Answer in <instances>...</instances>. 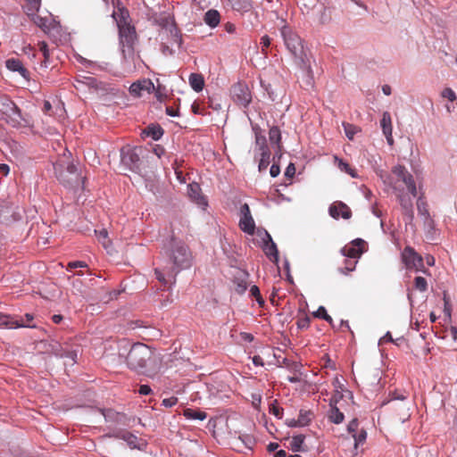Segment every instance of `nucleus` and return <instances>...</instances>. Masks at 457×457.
Instances as JSON below:
<instances>
[{
    "label": "nucleus",
    "mask_w": 457,
    "mask_h": 457,
    "mask_svg": "<svg viewBox=\"0 0 457 457\" xmlns=\"http://www.w3.org/2000/svg\"><path fill=\"white\" fill-rule=\"evenodd\" d=\"M280 35L287 51L294 58L295 64L306 73V84L312 86L313 83L312 54L309 49L304 46L303 40L294 29L288 25H284L280 29Z\"/></svg>",
    "instance_id": "f257e3e1"
},
{
    "label": "nucleus",
    "mask_w": 457,
    "mask_h": 457,
    "mask_svg": "<svg viewBox=\"0 0 457 457\" xmlns=\"http://www.w3.org/2000/svg\"><path fill=\"white\" fill-rule=\"evenodd\" d=\"M127 363L132 370L148 377L155 376L162 368V360L145 344H135L127 355Z\"/></svg>",
    "instance_id": "f03ea898"
},
{
    "label": "nucleus",
    "mask_w": 457,
    "mask_h": 457,
    "mask_svg": "<svg viewBox=\"0 0 457 457\" xmlns=\"http://www.w3.org/2000/svg\"><path fill=\"white\" fill-rule=\"evenodd\" d=\"M119 29L120 46L122 54V67L126 72L132 73L137 70L136 61H140L135 54L137 35L134 26L122 25Z\"/></svg>",
    "instance_id": "7ed1b4c3"
},
{
    "label": "nucleus",
    "mask_w": 457,
    "mask_h": 457,
    "mask_svg": "<svg viewBox=\"0 0 457 457\" xmlns=\"http://www.w3.org/2000/svg\"><path fill=\"white\" fill-rule=\"evenodd\" d=\"M408 393L404 390H394L389 392L388 400L382 405H387L392 419L400 423L407 421L411 418V403L407 401Z\"/></svg>",
    "instance_id": "20e7f679"
},
{
    "label": "nucleus",
    "mask_w": 457,
    "mask_h": 457,
    "mask_svg": "<svg viewBox=\"0 0 457 457\" xmlns=\"http://www.w3.org/2000/svg\"><path fill=\"white\" fill-rule=\"evenodd\" d=\"M384 182L390 186L394 192L403 191L404 188L413 196H417V187L412 175L404 166L397 165L392 169V174Z\"/></svg>",
    "instance_id": "39448f33"
},
{
    "label": "nucleus",
    "mask_w": 457,
    "mask_h": 457,
    "mask_svg": "<svg viewBox=\"0 0 457 457\" xmlns=\"http://www.w3.org/2000/svg\"><path fill=\"white\" fill-rule=\"evenodd\" d=\"M154 23L165 29L172 41L179 46L182 45V33L179 29L173 12L165 11L153 16Z\"/></svg>",
    "instance_id": "423d86ee"
},
{
    "label": "nucleus",
    "mask_w": 457,
    "mask_h": 457,
    "mask_svg": "<svg viewBox=\"0 0 457 457\" xmlns=\"http://www.w3.org/2000/svg\"><path fill=\"white\" fill-rule=\"evenodd\" d=\"M54 169L57 179L65 186L72 187L83 179L79 175L77 167L67 159L57 161Z\"/></svg>",
    "instance_id": "0eeeda50"
},
{
    "label": "nucleus",
    "mask_w": 457,
    "mask_h": 457,
    "mask_svg": "<svg viewBox=\"0 0 457 457\" xmlns=\"http://www.w3.org/2000/svg\"><path fill=\"white\" fill-rule=\"evenodd\" d=\"M170 258L178 271L180 269H187L191 265V253L185 244H175Z\"/></svg>",
    "instance_id": "6e6552de"
},
{
    "label": "nucleus",
    "mask_w": 457,
    "mask_h": 457,
    "mask_svg": "<svg viewBox=\"0 0 457 457\" xmlns=\"http://www.w3.org/2000/svg\"><path fill=\"white\" fill-rule=\"evenodd\" d=\"M141 147L124 146L120 151V158L123 165L132 171H137L140 167Z\"/></svg>",
    "instance_id": "1a4fd4ad"
},
{
    "label": "nucleus",
    "mask_w": 457,
    "mask_h": 457,
    "mask_svg": "<svg viewBox=\"0 0 457 457\" xmlns=\"http://www.w3.org/2000/svg\"><path fill=\"white\" fill-rule=\"evenodd\" d=\"M402 261L404 263L406 269L415 270L416 271H423L427 273V270L424 269L423 258L412 247L406 246L402 253Z\"/></svg>",
    "instance_id": "9d476101"
},
{
    "label": "nucleus",
    "mask_w": 457,
    "mask_h": 457,
    "mask_svg": "<svg viewBox=\"0 0 457 457\" xmlns=\"http://www.w3.org/2000/svg\"><path fill=\"white\" fill-rule=\"evenodd\" d=\"M129 94L134 97H140L144 91L147 92L148 94L152 93L153 91H155L156 97L158 99H160L161 96L160 87H158L157 88H155L152 80L148 79H144L133 82L129 87Z\"/></svg>",
    "instance_id": "9b49d317"
},
{
    "label": "nucleus",
    "mask_w": 457,
    "mask_h": 457,
    "mask_svg": "<svg viewBox=\"0 0 457 457\" xmlns=\"http://www.w3.org/2000/svg\"><path fill=\"white\" fill-rule=\"evenodd\" d=\"M110 436L121 439L127 443L129 448L142 450L145 447V441L127 430H117Z\"/></svg>",
    "instance_id": "f8f14e48"
},
{
    "label": "nucleus",
    "mask_w": 457,
    "mask_h": 457,
    "mask_svg": "<svg viewBox=\"0 0 457 457\" xmlns=\"http://www.w3.org/2000/svg\"><path fill=\"white\" fill-rule=\"evenodd\" d=\"M395 194L396 195V197L398 199V202L402 208V212L408 220V222L412 221L414 217V212H413V202H412V195L409 193L406 194L403 191H395Z\"/></svg>",
    "instance_id": "ddd939ff"
},
{
    "label": "nucleus",
    "mask_w": 457,
    "mask_h": 457,
    "mask_svg": "<svg viewBox=\"0 0 457 457\" xmlns=\"http://www.w3.org/2000/svg\"><path fill=\"white\" fill-rule=\"evenodd\" d=\"M366 242L361 238H356L350 244L345 245L342 249L341 253L344 256L351 259H358L364 253Z\"/></svg>",
    "instance_id": "4468645a"
},
{
    "label": "nucleus",
    "mask_w": 457,
    "mask_h": 457,
    "mask_svg": "<svg viewBox=\"0 0 457 457\" xmlns=\"http://www.w3.org/2000/svg\"><path fill=\"white\" fill-rule=\"evenodd\" d=\"M231 93L235 102L243 106L248 105L252 100L251 92L245 84H235L231 88Z\"/></svg>",
    "instance_id": "2eb2a0df"
},
{
    "label": "nucleus",
    "mask_w": 457,
    "mask_h": 457,
    "mask_svg": "<svg viewBox=\"0 0 457 457\" xmlns=\"http://www.w3.org/2000/svg\"><path fill=\"white\" fill-rule=\"evenodd\" d=\"M115 10L113 11L112 16L117 23L118 28L122 25H130L129 23V12L127 8H125L120 0L116 1L114 4Z\"/></svg>",
    "instance_id": "dca6fc26"
},
{
    "label": "nucleus",
    "mask_w": 457,
    "mask_h": 457,
    "mask_svg": "<svg viewBox=\"0 0 457 457\" xmlns=\"http://www.w3.org/2000/svg\"><path fill=\"white\" fill-rule=\"evenodd\" d=\"M329 214L337 220L340 217L348 220L352 216V211L345 203L337 201L330 205Z\"/></svg>",
    "instance_id": "f3484780"
},
{
    "label": "nucleus",
    "mask_w": 457,
    "mask_h": 457,
    "mask_svg": "<svg viewBox=\"0 0 457 457\" xmlns=\"http://www.w3.org/2000/svg\"><path fill=\"white\" fill-rule=\"evenodd\" d=\"M187 194L189 198L195 202L197 205L205 207L207 205V201L205 197L202 195V189L197 183H191L187 186Z\"/></svg>",
    "instance_id": "a211bd4d"
},
{
    "label": "nucleus",
    "mask_w": 457,
    "mask_h": 457,
    "mask_svg": "<svg viewBox=\"0 0 457 457\" xmlns=\"http://www.w3.org/2000/svg\"><path fill=\"white\" fill-rule=\"evenodd\" d=\"M102 413L108 422H114L118 425H129V419L123 413L117 412L112 409L103 410Z\"/></svg>",
    "instance_id": "6ab92c4d"
},
{
    "label": "nucleus",
    "mask_w": 457,
    "mask_h": 457,
    "mask_svg": "<svg viewBox=\"0 0 457 457\" xmlns=\"http://www.w3.org/2000/svg\"><path fill=\"white\" fill-rule=\"evenodd\" d=\"M6 121L13 128L22 126V122L27 123V120L22 117L21 109L15 104V108L9 110L8 113H4Z\"/></svg>",
    "instance_id": "aec40b11"
},
{
    "label": "nucleus",
    "mask_w": 457,
    "mask_h": 457,
    "mask_svg": "<svg viewBox=\"0 0 457 457\" xmlns=\"http://www.w3.org/2000/svg\"><path fill=\"white\" fill-rule=\"evenodd\" d=\"M265 245L263 251L267 257L273 262H278V251L276 244L273 242L270 235L266 232V238L263 239Z\"/></svg>",
    "instance_id": "412c9836"
},
{
    "label": "nucleus",
    "mask_w": 457,
    "mask_h": 457,
    "mask_svg": "<svg viewBox=\"0 0 457 457\" xmlns=\"http://www.w3.org/2000/svg\"><path fill=\"white\" fill-rule=\"evenodd\" d=\"M380 125L382 128L383 134L386 137L387 143L389 145H393L394 139L392 136V120L391 115L388 112H385L382 115V119L380 120Z\"/></svg>",
    "instance_id": "4be33fe9"
},
{
    "label": "nucleus",
    "mask_w": 457,
    "mask_h": 457,
    "mask_svg": "<svg viewBox=\"0 0 457 457\" xmlns=\"http://www.w3.org/2000/svg\"><path fill=\"white\" fill-rule=\"evenodd\" d=\"M238 226L242 231L248 235H253L255 231V222L252 215L241 216Z\"/></svg>",
    "instance_id": "5701e85b"
},
{
    "label": "nucleus",
    "mask_w": 457,
    "mask_h": 457,
    "mask_svg": "<svg viewBox=\"0 0 457 457\" xmlns=\"http://www.w3.org/2000/svg\"><path fill=\"white\" fill-rule=\"evenodd\" d=\"M154 273L156 275V278L163 285L168 286L169 284L175 283V278L178 273V270H175V269H172L170 271L167 272L165 275L162 271H161L159 269L154 270Z\"/></svg>",
    "instance_id": "b1692460"
},
{
    "label": "nucleus",
    "mask_w": 457,
    "mask_h": 457,
    "mask_svg": "<svg viewBox=\"0 0 457 457\" xmlns=\"http://www.w3.org/2000/svg\"><path fill=\"white\" fill-rule=\"evenodd\" d=\"M5 66L12 71L19 72L24 78L29 73L28 70L23 66L22 62L19 59L10 58L6 60Z\"/></svg>",
    "instance_id": "393cba45"
},
{
    "label": "nucleus",
    "mask_w": 457,
    "mask_h": 457,
    "mask_svg": "<svg viewBox=\"0 0 457 457\" xmlns=\"http://www.w3.org/2000/svg\"><path fill=\"white\" fill-rule=\"evenodd\" d=\"M329 411L328 412V418L330 422L334 424H340L344 421L345 415L340 411V409L337 407V405H335L334 403L329 404Z\"/></svg>",
    "instance_id": "a878e982"
},
{
    "label": "nucleus",
    "mask_w": 457,
    "mask_h": 457,
    "mask_svg": "<svg viewBox=\"0 0 457 457\" xmlns=\"http://www.w3.org/2000/svg\"><path fill=\"white\" fill-rule=\"evenodd\" d=\"M204 21L211 28H215L220 21V14L217 10L211 9L204 13Z\"/></svg>",
    "instance_id": "bb28decb"
},
{
    "label": "nucleus",
    "mask_w": 457,
    "mask_h": 457,
    "mask_svg": "<svg viewBox=\"0 0 457 457\" xmlns=\"http://www.w3.org/2000/svg\"><path fill=\"white\" fill-rule=\"evenodd\" d=\"M189 84L195 92H200L204 87V79L202 74L191 73L189 76Z\"/></svg>",
    "instance_id": "cd10ccee"
},
{
    "label": "nucleus",
    "mask_w": 457,
    "mask_h": 457,
    "mask_svg": "<svg viewBox=\"0 0 457 457\" xmlns=\"http://www.w3.org/2000/svg\"><path fill=\"white\" fill-rule=\"evenodd\" d=\"M147 137H152L154 140H158L163 135V129L160 125H150L144 130Z\"/></svg>",
    "instance_id": "c85d7f7f"
},
{
    "label": "nucleus",
    "mask_w": 457,
    "mask_h": 457,
    "mask_svg": "<svg viewBox=\"0 0 457 457\" xmlns=\"http://www.w3.org/2000/svg\"><path fill=\"white\" fill-rule=\"evenodd\" d=\"M305 436L303 435H297L292 437L290 441V448L293 452L304 451L303 443Z\"/></svg>",
    "instance_id": "c756f323"
},
{
    "label": "nucleus",
    "mask_w": 457,
    "mask_h": 457,
    "mask_svg": "<svg viewBox=\"0 0 457 457\" xmlns=\"http://www.w3.org/2000/svg\"><path fill=\"white\" fill-rule=\"evenodd\" d=\"M314 418V414L310 410H301L298 416V424L302 427L308 426L312 419Z\"/></svg>",
    "instance_id": "7c9ffc66"
},
{
    "label": "nucleus",
    "mask_w": 457,
    "mask_h": 457,
    "mask_svg": "<svg viewBox=\"0 0 457 457\" xmlns=\"http://www.w3.org/2000/svg\"><path fill=\"white\" fill-rule=\"evenodd\" d=\"M184 416L188 420H204L206 418V413L198 410L187 408L184 410Z\"/></svg>",
    "instance_id": "2f4dec72"
},
{
    "label": "nucleus",
    "mask_w": 457,
    "mask_h": 457,
    "mask_svg": "<svg viewBox=\"0 0 457 457\" xmlns=\"http://www.w3.org/2000/svg\"><path fill=\"white\" fill-rule=\"evenodd\" d=\"M269 138L271 144L277 145L278 148L281 147V133L280 129L277 126H273L270 129Z\"/></svg>",
    "instance_id": "473e14b6"
},
{
    "label": "nucleus",
    "mask_w": 457,
    "mask_h": 457,
    "mask_svg": "<svg viewBox=\"0 0 457 457\" xmlns=\"http://www.w3.org/2000/svg\"><path fill=\"white\" fill-rule=\"evenodd\" d=\"M16 324H18L16 321V317L0 313V327L13 328H16Z\"/></svg>",
    "instance_id": "72a5a7b5"
},
{
    "label": "nucleus",
    "mask_w": 457,
    "mask_h": 457,
    "mask_svg": "<svg viewBox=\"0 0 457 457\" xmlns=\"http://www.w3.org/2000/svg\"><path fill=\"white\" fill-rule=\"evenodd\" d=\"M335 161L337 162V167L341 171L349 174L352 178L357 177L355 170L353 169L347 162H344L342 159H338L337 156H335Z\"/></svg>",
    "instance_id": "f704fd0d"
},
{
    "label": "nucleus",
    "mask_w": 457,
    "mask_h": 457,
    "mask_svg": "<svg viewBox=\"0 0 457 457\" xmlns=\"http://www.w3.org/2000/svg\"><path fill=\"white\" fill-rule=\"evenodd\" d=\"M417 209L420 215L423 216L425 220L428 219L429 212L428 204L422 196H420L417 200Z\"/></svg>",
    "instance_id": "c9c22d12"
},
{
    "label": "nucleus",
    "mask_w": 457,
    "mask_h": 457,
    "mask_svg": "<svg viewBox=\"0 0 457 457\" xmlns=\"http://www.w3.org/2000/svg\"><path fill=\"white\" fill-rule=\"evenodd\" d=\"M12 108H15V104L8 97L0 96V112L8 113Z\"/></svg>",
    "instance_id": "e433bc0d"
},
{
    "label": "nucleus",
    "mask_w": 457,
    "mask_h": 457,
    "mask_svg": "<svg viewBox=\"0 0 457 457\" xmlns=\"http://www.w3.org/2000/svg\"><path fill=\"white\" fill-rule=\"evenodd\" d=\"M270 149L261 152V158L259 161V170H265L270 164Z\"/></svg>",
    "instance_id": "4c0bfd02"
},
{
    "label": "nucleus",
    "mask_w": 457,
    "mask_h": 457,
    "mask_svg": "<svg viewBox=\"0 0 457 457\" xmlns=\"http://www.w3.org/2000/svg\"><path fill=\"white\" fill-rule=\"evenodd\" d=\"M96 236H97V238L99 240V242L103 245V246L105 248V249H108V247L110 246L111 245V242L108 238V232L106 229L103 228L99 231L97 230H95Z\"/></svg>",
    "instance_id": "58836bf2"
},
{
    "label": "nucleus",
    "mask_w": 457,
    "mask_h": 457,
    "mask_svg": "<svg viewBox=\"0 0 457 457\" xmlns=\"http://www.w3.org/2000/svg\"><path fill=\"white\" fill-rule=\"evenodd\" d=\"M33 320H34V317L30 313H26L24 316L20 317V318L16 317V321L18 323V324H16V328H21V327L32 328L33 326H31L30 323Z\"/></svg>",
    "instance_id": "ea45409f"
},
{
    "label": "nucleus",
    "mask_w": 457,
    "mask_h": 457,
    "mask_svg": "<svg viewBox=\"0 0 457 457\" xmlns=\"http://www.w3.org/2000/svg\"><path fill=\"white\" fill-rule=\"evenodd\" d=\"M353 438L354 440V447L358 448L360 445H363L367 438V432L364 429H361L355 434H353Z\"/></svg>",
    "instance_id": "a19ab883"
},
{
    "label": "nucleus",
    "mask_w": 457,
    "mask_h": 457,
    "mask_svg": "<svg viewBox=\"0 0 457 457\" xmlns=\"http://www.w3.org/2000/svg\"><path fill=\"white\" fill-rule=\"evenodd\" d=\"M414 287L420 292H425L428 289V283L425 278L418 276L414 278Z\"/></svg>",
    "instance_id": "79ce46f5"
},
{
    "label": "nucleus",
    "mask_w": 457,
    "mask_h": 457,
    "mask_svg": "<svg viewBox=\"0 0 457 457\" xmlns=\"http://www.w3.org/2000/svg\"><path fill=\"white\" fill-rule=\"evenodd\" d=\"M345 133L346 137L352 140L354 137V135L359 131L358 128L353 124L350 123H343Z\"/></svg>",
    "instance_id": "37998d69"
},
{
    "label": "nucleus",
    "mask_w": 457,
    "mask_h": 457,
    "mask_svg": "<svg viewBox=\"0 0 457 457\" xmlns=\"http://www.w3.org/2000/svg\"><path fill=\"white\" fill-rule=\"evenodd\" d=\"M313 315L329 322L330 324L333 321L332 318L327 313V310L323 306H320L319 309L313 313Z\"/></svg>",
    "instance_id": "c03bdc74"
},
{
    "label": "nucleus",
    "mask_w": 457,
    "mask_h": 457,
    "mask_svg": "<svg viewBox=\"0 0 457 457\" xmlns=\"http://www.w3.org/2000/svg\"><path fill=\"white\" fill-rule=\"evenodd\" d=\"M255 143L259 146L260 152L269 149L265 136L260 133L255 134Z\"/></svg>",
    "instance_id": "a18cd8bd"
},
{
    "label": "nucleus",
    "mask_w": 457,
    "mask_h": 457,
    "mask_svg": "<svg viewBox=\"0 0 457 457\" xmlns=\"http://www.w3.org/2000/svg\"><path fill=\"white\" fill-rule=\"evenodd\" d=\"M34 23L46 31L48 29V20L40 16L33 17Z\"/></svg>",
    "instance_id": "49530a36"
},
{
    "label": "nucleus",
    "mask_w": 457,
    "mask_h": 457,
    "mask_svg": "<svg viewBox=\"0 0 457 457\" xmlns=\"http://www.w3.org/2000/svg\"><path fill=\"white\" fill-rule=\"evenodd\" d=\"M250 293L256 299V301L258 302V303L260 305H263L264 304V300L262 299V297L261 295V293H260V289H259V287L257 286L253 285L250 288Z\"/></svg>",
    "instance_id": "de8ad7c7"
},
{
    "label": "nucleus",
    "mask_w": 457,
    "mask_h": 457,
    "mask_svg": "<svg viewBox=\"0 0 457 457\" xmlns=\"http://www.w3.org/2000/svg\"><path fill=\"white\" fill-rule=\"evenodd\" d=\"M270 412L272 413L278 419H282L283 409L276 404V402L270 405Z\"/></svg>",
    "instance_id": "09e8293b"
},
{
    "label": "nucleus",
    "mask_w": 457,
    "mask_h": 457,
    "mask_svg": "<svg viewBox=\"0 0 457 457\" xmlns=\"http://www.w3.org/2000/svg\"><path fill=\"white\" fill-rule=\"evenodd\" d=\"M38 47H39L40 52L43 54V56L45 59L44 62L46 63V62L49 58L48 46L45 41H41L38 43ZM45 65L46 66V64H45Z\"/></svg>",
    "instance_id": "8fccbe9b"
},
{
    "label": "nucleus",
    "mask_w": 457,
    "mask_h": 457,
    "mask_svg": "<svg viewBox=\"0 0 457 457\" xmlns=\"http://www.w3.org/2000/svg\"><path fill=\"white\" fill-rule=\"evenodd\" d=\"M356 263H357L356 260H354V261L345 260V268H341L340 271L344 274H347L348 272L353 271L355 269Z\"/></svg>",
    "instance_id": "3c124183"
},
{
    "label": "nucleus",
    "mask_w": 457,
    "mask_h": 457,
    "mask_svg": "<svg viewBox=\"0 0 457 457\" xmlns=\"http://www.w3.org/2000/svg\"><path fill=\"white\" fill-rule=\"evenodd\" d=\"M57 355H59L60 357H62V358H69L73 362L77 361L78 353H77V351H75V350H72V351H63V352H62L60 353H57Z\"/></svg>",
    "instance_id": "603ef678"
},
{
    "label": "nucleus",
    "mask_w": 457,
    "mask_h": 457,
    "mask_svg": "<svg viewBox=\"0 0 457 457\" xmlns=\"http://www.w3.org/2000/svg\"><path fill=\"white\" fill-rule=\"evenodd\" d=\"M358 426H359L358 420L357 419L352 420L347 426L348 433L351 434L352 436H353V434L357 433L359 431Z\"/></svg>",
    "instance_id": "864d4df0"
},
{
    "label": "nucleus",
    "mask_w": 457,
    "mask_h": 457,
    "mask_svg": "<svg viewBox=\"0 0 457 457\" xmlns=\"http://www.w3.org/2000/svg\"><path fill=\"white\" fill-rule=\"evenodd\" d=\"M237 283L236 291L238 294H244L247 288V282L245 279L236 280Z\"/></svg>",
    "instance_id": "5fc2aeb1"
},
{
    "label": "nucleus",
    "mask_w": 457,
    "mask_h": 457,
    "mask_svg": "<svg viewBox=\"0 0 457 457\" xmlns=\"http://www.w3.org/2000/svg\"><path fill=\"white\" fill-rule=\"evenodd\" d=\"M442 96L447 98L452 102H453L456 99L455 93L449 87H446L442 91Z\"/></svg>",
    "instance_id": "6e6d98bb"
},
{
    "label": "nucleus",
    "mask_w": 457,
    "mask_h": 457,
    "mask_svg": "<svg viewBox=\"0 0 457 457\" xmlns=\"http://www.w3.org/2000/svg\"><path fill=\"white\" fill-rule=\"evenodd\" d=\"M310 321H311V320L308 316L299 318L297 320V326L301 329L307 328L310 326Z\"/></svg>",
    "instance_id": "4d7b16f0"
},
{
    "label": "nucleus",
    "mask_w": 457,
    "mask_h": 457,
    "mask_svg": "<svg viewBox=\"0 0 457 457\" xmlns=\"http://www.w3.org/2000/svg\"><path fill=\"white\" fill-rule=\"evenodd\" d=\"M87 266V265L85 262L75 261V262H71L68 263L67 270H71L77 269V268H86Z\"/></svg>",
    "instance_id": "13d9d810"
},
{
    "label": "nucleus",
    "mask_w": 457,
    "mask_h": 457,
    "mask_svg": "<svg viewBox=\"0 0 457 457\" xmlns=\"http://www.w3.org/2000/svg\"><path fill=\"white\" fill-rule=\"evenodd\" d=\"M270 42H271V39L270 38L269 36L265 35V36L262 37L260 44L262 46V51L263 53H265L266 49L270 46Z\"/></svg>",
    "instance_id": "bf43d9fd"
},
{
    "label": "nucleus",
    "mask_w": 457,
    "mask_h": 457,
    "mask_svg": "<svg viewBox=\"0 0 457 457\" xmlns=\"http://www.w3.org/2000/svg\"><path fill=\"white\" fill-rule=\"evenodd\" d=\"M178 403V398L175 396L165 398L162 400V404L167 408L172 407Z\"/></svg>",
    "instance_id": "052dcab7"
},
{
    "label": "nucleus",
    "mask_w": 457,
    "mask_h": 457,
    "mask_svg": "<svg viewBox=\"0 0 457 457\" xmlns=\"http://www.w3.org/2000/svg\"><path fill=\"white\" fill-rule=\"evenodd\" d=\"M295 174V167L293 163H289L285 171V176L292 179Z\"/></svg>",
    "instance_id": "680f3d73"
},
{
    "label": "nucleus",
    "mask_w": 457,
    "mask_h": 457,
    "mask_svg": "<svg viewBox=\"0 0 457 457\" xmlns=\"http://www.w3.org/2000/svg\"><path fill=\"white\" fill-rule=\"evenodd\" d=\"M138 393L143 395H147L152 393V389L148 385H141Z\"/></svg>",
    "instance_id": "e2e57ef3"
},
{
    "label": "nucleus",
    "mask_w": 457,
    "mask_h": 457,
    "mask_svg": "<svg viewBox=\"0 0 457 457\" xmlns=\"http://www.w3.org/2000/svg\"><path fill=\"white\" fill-rule=\"evenodd\" d=\"M249 215H252L251 214V211H250V207L247 204H244L241 207H240V217L241 216H249Z\"/></svg>",
    "instance_id": "0e129e2a"
},
{
    "label": "nucleus",
    "mask_w": 457,
    "mask_h": 457,
    "mask_svg": "<svg viewBox=\"0 0 457 457\" xmlns=\"http://www.w3.org/2000/svg\"><path fill=\"white\" fill-rule=\"evenodd\" d=\"M280 172V168L278 164L273 163L270 169V174L271 177H277Z\"/></svg>",
    "instance_id": "69168bd1"
},
{
    "label": "nucleus",
    "mask_w": 457,
    "mask_h": 457,
    "mask_svg": "<svg viewBox=\"0 0 457 457\" xmlns=\"http://www.w3.org/2000/svg\"><path fill=\"white\" fill-rule=\"evenodd\" d=\"M51 110H52V104L49 101H45L44 102V106H43V112L46 115H52L51 113Z\"/></svg>",
    "instance_id": "338daca9"
},
{
    "label": "nucleus",
    "mask_w": 457,
    "mask_h": 457,
    "mask_svg": "<svg viewBox=\"0 0 457 457\" xmlns=\"http://www.w3.org/2000/svg\"><path fill=\"white\" fill-rule=\"evenodd\" d=\"M343 397L342 394L338 391H337L334 395L331 397L330 399V403L329 404H332L334 403L335 405L337 404V403L339 402V400Z\"/></svg>",
    "instance_id": "774afa93"
}]
</instances>
